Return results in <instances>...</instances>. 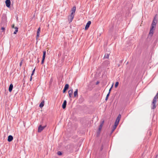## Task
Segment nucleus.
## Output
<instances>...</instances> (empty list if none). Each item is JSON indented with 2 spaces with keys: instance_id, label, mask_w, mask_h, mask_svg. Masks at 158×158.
<instances>
[{
  "instance_id": "nucleus-1",
  "label": "nucleus",
  "mask_w": 158,
  "mask_h": 158,
  "mask_svg": "<svg viewBox=\"0 0 158 158\" xmlns=\"http://www.w3.org/2000/svg\"><path fill=\"white\" fill-rule=\"evenodd\" d=\"M158 94L154 97L152 104L151 108L152 109H154L156 107V102L157 97Z\"/></svg>"
},
{
  "instance_id": "nucleus-2",
  "label": "nucleus",
  "mask_w": 158,
  "mask_h": 158,
  "mask_svg": "<svg viewBox=\"0 0 158 158\" xmlns=\"http://www.w3.org/2000/svg\"><path fill=\"white\" fill-rule=\"evenodd\" d=\"M104 123V121H103L101 122V123L100 124V125L99 126V127L98 128V131H97V134L98 135H99L100 134L101 131V130L102 129V127Z\"/></svg>"
},
{
  "instance_id": "nucleus-3",
  "label": "nucleus",
  "mask_w": 158,
  "mask_h": 158,
  "mask_svg": "<svg viewBox=\"0 0 158 158\" xmlns=\"http://www.w3.org/2000/svg\"><path fill=\"white\" fill-rule=\"evenodd\" d=\"M46 127V125L43 126H42L41 125H40L38 127V132H40Z\"/></svg>"
},
{
  "instance_id": "nucleus-4",
  "label": "nucleus",
  "mask_w": 158,
  "mask_h": 158,
  "mask_svg": "<svg viewBox=\"0 0 158 158\" xmlns=\"http://www.w3.org/2000/svg\"><path fill=\"white\" fill-rule=\"evenodd\" d=\"M74 15L71 14L68 17V21L69 23L71 22L74 18Z\"/></svg>"
},
{
  "instance_id": "nucleus-5",
  "label": "nucleus",
  "mask_w": 158,
  "mask_h": 158,
  "mask_svg": "<svg viewBox=\"0 0 158 158\" xmlns=\"http://www.w3.org/2000/svg\"><path fill=\"white\" fill-rule=\"evenodd\" d=\"M6 6L8 7H10L11 2L10 0H6Z\"/></svg>"
},
{
  "instance_id": "nucleus-6",
  "label": "nucleus",
  "mask_w": 158,
  "mask_h": 158,
  "mask_svg": "<svg viewBox=\"0 0 158 158\" xmlns=\"http://www.w3.org/2000/svg\"><path fill=\"white\" fill-rule=\"evenodd\" d=\"M91 23V22L90 21H89L88 22L85 27V30L88 29Z\"/></svg>"
},
{
  "instance_id": "nucleus-7",
  "label": "nucleus",
  "mask_w": 158,
  "mask_h": 158,
  "mask_svg": "<svg viewBox=\"0 0 158 158\" xmlns=\"http://www.w3.org/2000/svg\"><path fill=\"white\" fill-rule=\"evenodd\" d=\"M69 87V85L68 84H66L63 90V92L64 93L66 90L68 89Z\"/></svg>"
},
{
  "instance_id": "nucleus-8",
  "label": "nucleus",
  "mask_w": 158,
  "mask_h": 158,
  "mask_svg": "<svg viewBox=\"0 0 158 158\" xmlns=\"http://www.w3.org/2000/svg\"><path fill=\"white\" fill-rule=\"evenodd\" d=\"M76 10V7L75 6H73L72 9V12L71 14L74 15V14L75 13Z\"/></svg>"
},
{
  "instance_id": "nucleus-9",
  "label": "nucleus",
  "mask_w": 158,
  "mask_h": 158,
  "mask_svg": "<svg viewBox=\"0 0 158 158\" xmlns=\"http://www.w3.org/2000/svg\"><path fill=\"white\" fill-rule=\"evenodd\" d=\"M13 137L11 135H9L8 137L7 140L8 142H10L13 139Z\"/></svg>"
},
{
  "instance_id": "nucleus-10",
  "label": "nucleus",
  "mask_w": 158,
  "mask_h": 158,
  "mask_svg": "<svg viewBox=\"0 0 158 158\" xmlns=\"http://www.w3.org/2000/svg\"><path fill=\"white\" fill-rule=\"evenodd\" d=\"M154 28H153V27H151V29L150 31V32L149 33V35L150 36H152L153 34V29Z\"/></svg>"
},
{
  "instance_id": "nucleus-11",
  "label": "nucleus",
  "mask_w": 158,
  "mask_h": 158,
  "mask_svg": "<svg viewBox=\"0 0 158 158\" xmlns=\"http://www.w3.org/2000/svg\"><path fill=\"white\" fill-rule=\"evenodd\" d=\"M67 104V101L66 100H64V101L63 104L62 105V107L63 109H65L66 108Z\"/></svg>"
},
{
  "instance_id": "nucleus-12",
  "label": "nucleus",
  "mask_w": 158,
  "mask_h": 158,
  "mask_svg": "<svg viewBox=\"0 0 158 158\" xmlns=\"http://www.w3.org/2000/svg\"><path fill=\"white\" fill-rule=\"evenodd\" d=\"M40 27H39L37 30V37H39L40 35Z\"/></svg>"
},
{
  "instance_id": "nucleus-13",
  "label": "nucleus",
  "mask_w": 158,
  "mask_h": 158,
  "mask_svg": "<svg viewBox=\"0 0 158 158\" xmlns=\"http://www.w3.org/2000/svg\"><path fill=\"white\" fill-rule=\"evenodd\" d=\"M13 88V85L12 84H11L9 88V91L10 92H11Z\"/></svg>"
},
{
  "instance_id": "nucleus-14",
  "label": "nucleus",
  "mask_w": 158,
  "mask_h": 158,
  "mask_svg": "<svg viewBox=\"0 0 158 158\" xmlns=\"http://www.w3.org/2000/svg\"><path fill=\"white\" fill-rule=\"evenodd\" d=\"M73 93V89H70L68 91V93L70 97H71Z\"/></svg>"
},
{
  "instance_id": "nucleus-15",
  "label": "nucleus",
  "mask_w": 158,
  "mask_h": 158,
  "mask_svg": "<svg viewBox=\"0 0 158 158\" xmlns=\"http://www.w3.org/2000/svg\"><path fill=\"white\" fill-rule=\"evenodd\" d=\"M74 96L75 97L78 96V89H77L74 92Z\"/></svg>"
},
{
  "instance_id": "nucleus-16",
  "label": "nucleus",
  "mask_w": 158,
  "mask_h": 158,
  "mask_svg": "<svg viewBox=\"0 0 158 158\" xmlns=\"http://www.w3.org/2000/svg\"><path fill=\"white\" fill-rule=\"evenodd\" d=\"M120 118H121V115L119 114L118 115L115 121H117V122H118V123H119V122Z\"/></svg>"
},
{
  "instance_id": "nucleus-17",
  "label": "nucleus",
  "mask_w": 158,
  "mask_h": 158,
  "mask_svg": "<svg viewBox=\"0 0 158 158\" xmlns=\"http://www.w3.org/2000/svg\"><path fill=\"white\" fill-rule=\"evenodd\" d=\"M156 22H155V20H154L152 23V26L151 27H153V28H154L155 26H156Z\"/></svg>"
},
{
  "instance_id": "nucleus-18",
  "label": "nucleus",
  "mask_w": 158,
  "mask_h": 158,
  "mask_svg": "<svg viewBox=\"0 0 158 158\" xmlns=\"http://www.w3.org/2000/svg\"><path fill=\"white\" fill-rule=\"evenodd\" d=\"M44 102L43 101L40 104L39 107L40 108L42 107L44 105Z\"/></svg>"
},
{
  "instance_id": "nucleus-19",
  "label": "nucleus",
  "mask_w": 158,
  "mask_h": 158,
  "mask_svg": "<svg viewBox=\"0 0 158 158\" xmlns=\"http://www.w3.org/2000/svg\"><path fill=\"white\" fill-rule=\"evenodd\" d=\"M109 54L107 53L105 54V55L104 56V58H105L108 59L109 58Z\"/></svg>"
},
{
  "instance_id": "nucleus-20",
  "label": "nucleus",
  "mask_w": 158,
  "mask_h": 158,
  "mask_svg": "<svg viewBox=\"0 0 158 158\" xmlns=\"http://www.w3.org/2000/svg\"><path fill=\"white\" fill-rule=\"evenodd\" d=\"M45 58V56H43L42 59V60L41 61V64H43L44 63Z\"/></svg>"
},
{
  "instance_id": "nucleus-21",
  "label": "nucleus",
  "mask_w": 158,
  "mask_h": 158,
  "mask_svg": "<svg viewBox=\"0 0 158 158\" xmlns=\"http://www.w3.org/2000/svg\"><path fill=\"white\" fill-rule=\"evenodd\" d=\"M116 127H116V126L114 127V126H113V128L111 131V133H113L115 129L116 128Z\"/></svg>"
},
{
  "instance_id": "nucleus-22",
  "label": "nucleus",
  "mask_w": 158,
  "mask_h": 158,
  "mask_svg": "<svg viewBox=\"0 0 158 158\" xmlns=\"http://www.w3.org/2000/svg\"><path fill=\"white\" fill-rule=\"evenodd\" d=\"M119 123H118V122H117V121H115V123H114V127H116L117 126V125H118V124Z\"/></svg>"
},
{
  "instance_id": "nucleus-23",
  "label": "nucleus",
  "mask_w": 158,
  "mask_h": 158,
  "mask_svg": "<svg viewBox=\"0 0 158 158\" xmlns=\"http://www.w3.org/2000/svg\"><path fill=\"white\" fill-rule=\"evenodd\" d=\"M118 84H119V83L118 82H116L115 83V88L117 87L118 86Z\"/></svg>"
},
{
  "instance_id": "nucleus-24",
  "label": "nucleus",
  "mask_w": 158,
  "mask_h": 158,
  "mask_svg": "<svg viewBox=\"0 0 158 158\" xmlns=\"http://www.w3.org/2000/svg\"><path fill=\"white\" fill-rule=\"evenodd\" d=\"M57 154L58 155H62V153L61 152H60V151H58V152H57Z\"/></svg>"
},
{
  "instance_id": "nucleus-25",
  "label": "nucleus",
  "mask_w": 158,
  "mask_h": 158,
  "mask_svg": "<svg viewBox=\"0 0 158 158\" xmlns=\"http://www.w3.org/2000/svg\"><path fill=\"white\" fill-rule=\"evenodd\" d=\"M46 52L45 51H43V56H46Z\"/></svg>"
},
{
  "instance_id": "nucleus-26",
  "label": "nucleus",
  "mask_w": 158,
  "mask_h": 158,
  "mask_svg": "<svg viewBox=\"0 0 158 158\" xmlns=\"http://www.w3.org/2000/svg\"><path fill=\"white\" fill-rule=\"evenodd\" d=\"M18 30H15V31L14 32V34H16L17 33V32H18Z\"/></svg>"
},
{
  "instance_id": "nucleus-27",
  "label": "nucleus",
  "mask_w": 158,
  "mask_h": 158,
  "mask_svg": "<svg viewBox=\"0 0 158 158\" xmlns=\"http://www.w3.org/2000/svg\"><path fill=\"white\" fill-rule=\"evenodd\" d=\"M110 94V92H109L108 94H107L106 97H108L109 96Z\"/></svg>"
},
{
  "instance_id": "nucleus-28",
  "label": "nucleus",
  "mask_w": 158,
  "mask_h": 158,
  "mask_svg": "<svg viewBox=\"0 0 158 158\" xmlns=\"http://www.w3.org/2000/svg\"><path fill=\"white\" fill-rule=\"evenodd\" d=\"M35 70V69H34L33 70L32 73H34Z\"/></svg>"
},
{
  "instance_id": "nucleus-29",
  "label": "nucleus",
  "mask_w": 158,
  "mask_h": 158,
  "mask_svg": "<svg viewBox=\"0 0 158 158\" xmlns=\"http://www.w3.org/2000/svg\"><path fill=\"white\" fill-rule=\"evenodd\" d=\"M15 30H18V28L17 27H15Z\"/></svg>"
},
{
  "instance_id": "nucleus-30",
  "label": "nucleus",
  "mask_w": 158,
  "mask_h": 158,
  "mask_svg": "<svg viewBox=\"0 0 158 158\" xmlns=\"http://www.w3.org/2000/svg\"><path fill=\"white\" fill-rule=\"evenodd\" d=\"M1 29L2 30H5V28L4 27H2V28H1Z\"/></svg>"
},
{
  "instance_id": "nucleus-31",
  "label": "nucleus",
  "mask_w": 158,
  "mask_h": 158,
  "mask_svg": "<svg viewBox=\"0 0 158 158\" xmlns=\"http://www.w3.org/2000/svg\"><path fill=\"white\" fill-rule=\"evenodd\" d=\"M108 97H106V98L105 100L106 101H107L108 99Z\"/></svg>"
},
{
  "instance_id": "nucleus-32",
  "label": "nucleus",
  "mask_w": 158,
  "mask_h": 158,
  "mask_svg": "<svg viewBox=\"0 0 158 158\" xmlns=\"http://www.w3.org/2000/svg\"><path fill=\"white\" fill-rule=\"evenodd\" d=\"M12 28H15L14 25V24H13V25H12Z\"/></svg>"
},
{
  "instance_id": "nucleus-33",
  "label": "nucleus",
  "mask_w": 158,
  "mask_h": 158,
  "mask_svg": "<svg viewBox=\"0 0 158 158\" xmlns=\"http://www.w3.org/2000/svg\"><path fill=\"white\" fill-rule=\"evenodd\" d=\"M99 83V81H98L97 82H96V85H98V84Z\"/></svg>"
},
{
  "instance_id": "nucleus-34",
  "label": "nucleus",
  "mask_w": 158,
  "mask_h": 158,
  "mask_svg": "<svg viewBox=\"0 0 158 158\" xmlns=\"http://www.w3.org/2000/svg\"><path fill=\"white\" fill-rule=\"evenodd\" d=\"M32 78V77L31 76L30 78V81H31Z\"/></svg>"
},
{
  "instance_id": "nucleus-35",
  "label": "nucleus",
  "mask_w": 158,
  "mask_h": 158,
  "mask_svg": "<svg viewBox=\"0 0 158 158\" xmlns=\"http://www.w3.org/2000/svg\"><path fill=\"white\" fill-rule=\"evenodd\" d=\"M111 89V88H110V89H109V92H110V93Z\"/></svg>"
},
{
  "instance_id": "nucleus-36",
  "label": "nucleus",
  "mask_w": 158,
  "mask_h": 158,
  "mask_svg": "<svg viewBox=\"0 0 158 158\" xmlns=\"http://www.w3.org/2000/svg\"><path fill=\"white\" fill-rule=\"evenodd\" d=\"M113 84H112V85L111 88H111V89H112V88L113 87Z\"/></svg>"
},
{
  "instance_id": "nucleus-37",
  "label": "nucleus",
  "mask_w": 158,
  "mask_h": 158,
  "mask_svg": "<svg viewBox=\"0 0 158 158\" xmlns=\"http://www.w3.org/2000/svg\"><path fill=\"white\" fill-rule=\"evenodd\" d=\"M34 73H32L31 74V77H32V75H34Z\"/></svg>"
},
{
  "instance_id": "nucleus-38",
  "label": "nucleus",
  "mask_w": 158,
  "mask_h": 158,
  "mask_svg": "<svg viewBox=\"0 0 158 158\" xmlns=\"http://www.w3.org/2000/svg\"><path fill=\"white\" fill-rule=\"evenodd\" d=\"M34 73H32L31 74V77H32V75H34Z\"/></svg>"
},
{
  "instance_id": "nucleus-39",
  "label": "nucleus",
  "mask_w": 158,
  "mask_h": 158,
  "mask_svg": "<svg viewBox=\"0 0 158 158\" xmlns=\"http://www.w3.org/2000/svg\"><path fill=\"white\" fill-rule=\"evenodd\" d=\"M22 62H21L20 63V66H21V65H22Z\"/></svg>"
},
{
  "instance_id": "nucleus-40",
  "label": "nucleus",
  "mask_w": 158,
  "mask_h": 158,
  "mask_svg": "<svg viewBox=\"0 0 158 158\" xmlns=\"http://www.w3.org/2000/svg\"><path fill=\"white\" fill-rule=\"evenodd\" d=\"M37 61H38V63H39V60H38H38H37Z\"/></svg>"
},
{
  "instance_id": "nucleus-41",
  "label": "nucleus",
  "mask_w": 158,
  "mask_h": 158,
  "mask_svg": "<svg viewBox=\"0 0 158 158\" xmlns=\"http://www.w3.org/2000/svg\"><path fill=\"white\" fill-rule=\"evenodd\" d=\"M157 157V155H156V157H155V158H156V157Z\"/></svg>"
}]
</instances>
